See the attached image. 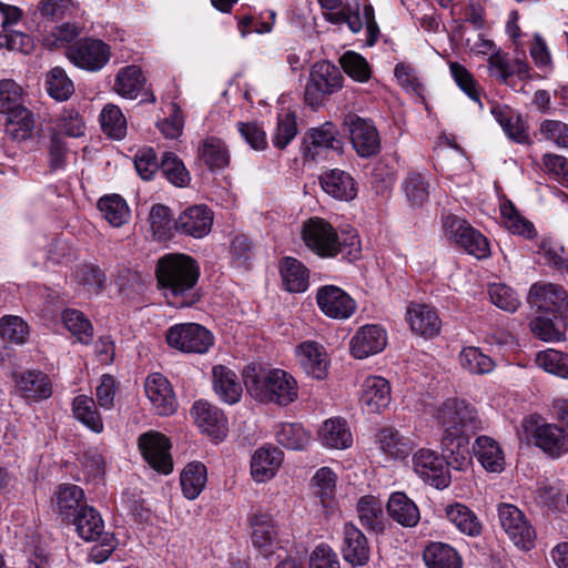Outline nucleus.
I'll use <instances>...</instances> for the list:
<instances>
[{
  "mask_svg": "<svg viewBox=\"0 0 568 568\" xmlns=\"http://www.w3.org/2000/svg\"><path fill=\"white\" fill-rule=\"evenodd\" d=\"M207 480L206 467L200 462L187 464L181 473L180 483L185 498L193 500L199 497Z\"/></svg>",
  "mask_w": 568,
  "mask_h": 568,
  "instance_id": "37998d69",
  "label": "nucleus"
},
{
  "mask_svg": "<svg viewBox=\"0 0 568 568\" xmlns=\"http://www.w3.org/2000/svg\"><path fill=\"white\" fill-rule=\"evenodd\" d=\"M449 71L459 89L474 102L478 103L479 109H483L480 101V88L473 74L460 63L450 62Z\"/></svg>",
  "mask_w": 568,
  "mask_h": 568,
  "instance_id": "4d7b16f0",
  "label": "nucleus"
},
{
  "mask_svg": "<svg viewBox=\"0 0 568 568\" xmlns=\"http://www.w3.org/2000/svg\"><path fill=\"white\" fill-rule=\"evenodd\" d=\"M191 415L197 427L214 439L226 435L227 419L224 413L205 400H197L191 408Z\"/></svg>",
  "mask_w": 568,
  "mask_h": 568,
  "instance_id": "6ab92c4d",
  "label": "nucleus"
},
{
  "mask_svg": "<svg viewBox=\"0 0 568 568\" xmlns=\"http://www.w3.org/2000/svg\"><path fill=\"white\" fill-rule=\"evenodd\" d=\"M20 394L27 399H45L52 394L49 377L39 371H29L16 379Z\"/></svg>",
  "mask_w": 568,
  "mask_h": 568,
  "instance_id": "c9c22d12",
  "label": "nucleus"
},
{
  "mask_svg": "<svg viewBox=\"0 0 568 568\" xmlns=\"http://www.w3.org/2000/svg\"><path fill=\"white\" fill-rule=\"evenodd\" d=\"M389 382L382 376H368L362 385L361 403L368 413H379L388 407L390 395Z\"/></svg>",
  "mask_w": 568,
  "mask_h": 568,
  "instance_id": "412c9836",
  "label": "nucleus"
},
{
  "mask_svg": "<svg viewBox=\"0 0 568 568\" xmlns=\"http://www.w3.org/2000/svg\"><path fill=\"white\" fill-rule=\"evenodd\" d=\"M341 65L345 73L358 82H366L371 78V69L359 53L354 51L345 52L341 58Z\"/></svg>",
  "mask_w": 568,
  "mask_h": 568,
  "instance_id": "69168bd1",
  "label": "nucleus"
},
{
  "mask_svg": "<svg viewBox=\"0 0 568 568\" xmlns=\"http://www.w3.org/2000/svg\"><path fill=\"white\" fill-rule=\"evenodd\" d=\"M144 390L158 415L169 416L176 410L178 400L175 394L170 382L162 374H150L145 379Z\"/></svg>",
  "mask_w": 568,
  "mask_h": 568,
  "instance_id": "2eb2a0df",
  "label": "nucleus"
},
{
  "mask_svg": "<svg viewBox=\"0 0 568 568\" xmlns=\"http://www.w3.org/2000/svg\"><path fill=\"white\" fill-rule=\"evenodd\" d=\"M412 331L425 337H433L440 331L442 322L436 311L426 304L410 303L406 312Z\"/></svg>",
  "mask_w": 568,
  "mask_h": 568,
  "instance_id": "5701e85b",
  "label": "nucleus"
},
{
  "mask_svg": "<svg viewBox=\"0 0 568 568\" xmlns=\"http://www.w3.org/2000/svg\"><path fill=\"white\" fill-rule=\"evenodd\" d=\"M84 496L83 490L71 484L59 486L57 491V507L61 515L71 516L75 511Z\"/></svg>",
  "mask_w": 568,
  "mask_h": 568,
  "instance_id": "0e129e2a",
  "label": "nucleus"
},
{
  "mask_svg": "<svg viewBox=\"0 0 568 568\" xmlns=\"http://www.w3.org/2000/svg\"><path fill=\"white\" fill-rule=\"evenodd\" d=\"M341 150L342 143L336 138V130L332 123H324L322 126L312 129L305 140V155L316 160L323 150Z\"/></svg>",
  "mask_w": 568,
  "mask_h": 568,
  "instance_id": "f704fd0d",
  "label": "nucleus"
},
{
  "mask_svg": "<svg viewBox=\"0 0 568 568\" xmlns=\"http://www.w3.org/2000/svg\"><path fill=\"white\" fill-rule=\"evenodd\" d=\"M541 136L560 149H568V123L558 120H544L540 123Z\"/></svg>",
  "mask_w": 568,
  "mask_h": 568,
  "instance_id": "774afa93",
  "label": "nucleus"
},
{
  "mask_svg": "<svg viewBox=\"0 0 568 568\" xmlns=\"http://www.w3.org/2000/svg\"><path fill=\"white\" fill-rule=\"evenodd\" d=\"M245 385L250 395L262 403L287 406L298 397L295 378L280 368H272L260 374L247 373Z\"/></svg>",
  "mask_w": 568,
  "mask_h": 568,
  "instance_id": "7ed1b4c3",
  "label": "nucleus"
},
{
  "mask_svg": "<svg viewBox=\"0 0 568 568\" xmlns=\"http://www.w3.org/2000/svg\"><path fill=\"white\" fill-rule=\"evenodd\" d=\"M67 57L74 65L95 72L110 61L111 49L102 40L85 38L69 47Z\"/></svg>",
  "mask_w": 568,
  "mask_h": 568,
  "instance_id": "9d476101",
  "label": "nucleus"
},
{
  "mask_svg": "<svg viewBox=\"0 0 568 568\" xmlns=\"http://www.w3.org/2000/svg\"><path fill=\"white\" fill-rule=\"evenodd\" d=\"M535 364L546 373L568 379V354L555 348L539 351L535 355Z\"/></svg>",
  "mask_w": 568,
  "mask_h": 568,
  "instance_id": "8fccbe9b",
  "label": "nucleus"
},
{
  "mask_svg": "<svg viewBox=\"0 0 568 568\" xmlns=\"http://www.w3.org/2000/svg\"><path fill=\"white\" fill-rule=\"evenodd\" d=\"M509 139L526 143L529 140L528 126L521 115L507 105H493L490 110Z\"/></svg>",
  "mask_w": 568,
  "mask_h": 568,
  "instance_id": "c756f323",
  "label": "nucleus"
},
{
  "mask_svg": "<svg viewBox=\"0 0 568 568\" xmlns=\"http://www.w3.org/2000/svg\"><path fill=\"white\" fill-rule=\"evenodd\" d=\"M500 216L505 226L514 234H519L528 239L536 233L531 222L520 215L510 201H505L500 205Z\"/></svg>",
  "mask_w": 568,
  "mask_h": 568,
  "instance_id": "5fc2aeb1",
  "label": "nucleus"
},
{
  "mask_svg": "<svg viewBox=\"0 0 568 568\" xmlns=\"http://www.w3.org/2000/svg\"><path fill=\"white\" fill-rule=\"evenodd\" d=\"M281 276L288 292L301 293L308 287V271L294 257H285L281 263Z\"/></svg>",
  "mask_w": 568,
  "mask_h": 568,
  "instance_id": "a18cd8bd",
  "label": "nucleus"
},
{
  "mask_svg": "<svg viewBox=\"0 0 568 568\" xmlns=\"http://www.w3.org/2000/svg\"><path fill=\"white\" fill-rule=\"evenodd\" d=\"M145 83L141 68L126 65L121 68L114 80V91L125 99H136Z\"/></svg>",
  "mask_w": 568,
  "mask_h": 568,
  "instance_id": "ea45409f",
  "label": "nucleus"
},
{
  "mask_svg": "<svg viewBox=\"0 0 568 568\" xmlns=\"http://www.w3.org/2000/svg\"><path fill=\"white\" fill-rule=\"evenodd\" d=\"M30 335L27 322L16 315H6L0 320V336L14 344H24Z\"/></svg>",
  "mask_w": 568,
  "mask_h": 568,
  "instance_id": "052dcab7",
  "label": "nucleus"
},
{
  "mask_svg": "<svg viewBox=\"0 0 568 568\" xmlns=\"http://www.w3.org/2000/svg\"><path fill=\"white\" fill-rule=\"evenodd\" d=\"M528 303L540 314H554L568 326V294L559 285L535 283L528 294Z\"/></svg>",
  "mask_w": 568,
  "mask_h": 568,
  "instance_id": "0eeeda50",
  "label": "nucleus"
},
{
  "mask_svg": "<svg viewBox=\"0 0 568 568\" xmlns=\"http://www.w3.org/2000/svg\"><path fill=\"white\" fill-rule=\"evenodd\" d=\"M168 344L184 353L203 354L213 344L212 334L202 325L183 323L171 326L166 331Z\"/></svg>",
  "mask_w": 568,
  "mask_h": 568,
  "instance_id": "1a4fd4ad",
  "label": "nucleus"
},
{
  "mask_svg": "<svg viewBox=\"0 0 568 568\" xmlns=\"http://www.w3.org/2000/svg\"><path fill=\"white\" fill-rule=\"evenodd\" d=\"M435 419L444 428V436L468 435L481 427L476 408L459 398L446 399L435 412Z\"/></svg>",
  "mask_w": 568,
  "mask_h": 568,
  "instance_id": "20e7f679",
  "label": "nucleus"
},
{
  "mask_svg": "<svg viewBox=\"0 0 568 568\" xmlns=\"http://www.w3.org/2000/svg\"><path fill=\"white\" fill-rule=\"evenodd\" d=\"M275 438L280 445L292 450H303L311 442L308 433L295 423H282L276 426Z\"/></svg>",
  "mask_w": 568,
  "mask_h": 568,
  "instance_id": "3c124183",
  "label": "nucleus"
},
{
  "mask_svg": "<svg viewBox=\"0 0 568 568\" xmlns=\"http://www.w3.org/2000/svg\"><path fill=\"white\" fill-rule=\"evenodd\" d=\"M321 443L334 449L348 448L353 443V436L345 420L341 418L327 419L320 429Z\"/></svg>",
  "mask_w": 568,
  "mask_h": 568,
  "instance_id": "58836bf2",
  "label": "nucleus"
},
{
  "mask_svg": "<svg viewBox=\"0 0 568 568\" xmlns=\"http://www.w3.org/2000/svg\"><path fill=\"white\" fill-rule=\"evenodd\" d=\"M316 300L320 310L333 318H348L356 308L354 300L335 285L321 287L317 291Z\"/></svg>",
  "mask_w": 568,
  "mask_h": 568,
  "instance_id": "f3484780",
  "label": "nucleus"
},
{
  "mask_svg": "<svg viewBox=\"0 0 568 568\" xmlns=\"http://www.w3.org/2000/svg\"><path fill=\"white\" fill-rule=\"evenodd\" d=\"M413 469L426 483L438 489L450 483V474L444 456L437 452L420 448L413 455Z\"/></svg>",
  "mask_w": 568,
  "mask_h": 568,
  "instance_id": "9b49d317",
  "label": "nucleus"
},
{
  "mask_svg": "<svg viewBox=\"0 0 568 568\" xmlns=\"http://www.w3.org/2000/svg\"><path fill=\"white\" fill-rule=\"evenodd\" d=\"M386 345V331L375 324L359 327L349 342L351 354L358 359L381 353Z\"/></svg>",
  "mask_w": 568,
  "mask_h": 568,
  "instance_id": "dca6fc26",
  "label": "nucleus"
},
{
  "mask_svg": "<svg viewBox=\"0 0 568 568\" xmlns=\"http://www.w3.org/2000/svg\"><path fill=\"white\" fill-rule=\"evenodd\" d=\"M155 275L172 305L186 307L199 301L194 287L200 277V266L192 256L181 253L163 255L156 263Z\"/></svg>",
  "mask_w": 568,
  "mask_h": 568,
  "instance_id": "f257e3e1",
  "label": "nucleus"
},
{
  "mask_svg": "<svg viewBox=\"0 0 568 568\" xmlns=\"http://www.w3.org/2000/svg\"><path fill=\"white\" fill-rule=\"evenodd\" d=\"M197 158L211 171L224 170L231 162L227 145L216 136H207L199 143Z\"/></svg>",
  "mask_w": 568,
  "mask_h": 568,
  "instance_id": "bb28decb",
  "label": "nucleus"
},
{
  "mask_svg": "<svg viewBox=\"0 0 568 568\" xmlns=\"http://www.w3.org/2000/svg\"><path fill=\"white\" fill-rule=\"evenodd\" d=\"M62 322L65 328L75 336L80 343L89 344L92 341V324L82 312L74 308H67L62 312Z\"/></svg>",
  "mask_w": 568,
  "mask_h": 568,
  "instance_id": "864d4df0",
  "label": "nucleus"
},
{
  "mask_svg": "<svg viewBox=\"0 0 568 568\" xmlns=\"http://www.w3.org/2000/svg\"><path fill=\"white\" fill-rule=\"evenodd\" d=\"M473 450L480 465L488 471L500 473L505 467V457L499 444L491 437L476 438Z\"/></svg>",
  "mask_w": 568,
  "mask_h": 568,
  "instance_id": "473e14b6",
  "label": "nucleus"
},
{
  "mask_svg": "<svg viewBox=\"0 0 568 568\" xmlns=\"http://www.w3.org/2000/svg\"><path fill=\"white\" fill-rule=\"evenodd\" d=\"M387 511L394 521L404 527H415L420 519L416 504L402 491H395L389 496Z\"/></svg>",
  "mask_w": 568,
  "mask_h": 568,
  "instance_id": "2f4dec72",
  "label": "nucleus"
},
{
  "mask_svg": "<svg viewBox=\"0 0 568 568\" xmlns=\"http://www.w3.org/2000/svg\"><path fill=\"white\" fill-rule=\"evenodd\" d=\"M381 449L392 458H405L410 449L412 442L393 427L382 428L377 434Z\"/></svg>",
  "mask_w": 568,
  "mask_h": 568,
  "instance_id": "de8ad7c7",
  "label": "nucleus"
},
{
  "mask_svg": "<svg viewBox=\"0 0 568 568\" xmlns=\"http://www.w3.org/2000/svg\"><path fill=\"white\" fill-rule=\"evenodd\" d=\"M102 216L113 227H120L129 222L131 211L126 201L119 194L102 196L98 202Z\"/></svg>",
  "mask_w": 568,
  "mask_h": 568,
  "instance_id": "a19ab883",
  "label": "nucleus"
},
{
  "mask_svg": "<svg viewBox=\"0 0 568 568\" xmlns=\"http://www.w3.org/2000/svg\"><path fill=\"white\" fill-rule=\"evenodd\" d=\"M149 220L153 235L159 241H164L172 236L174 221L172 220V215L168 206L162 204L153 205L150 211Z\"/></svg>",
  "mask_w": 568,
  "mask_h": 568,
  "instance_id": "bf43d9fd",
  "label": "nucleus"
},
{
  "mask_svg": "<svg viewBox=\"0 0 568 568\" xmlns=\"http://www.w3.org/2000/svg\"><path fill=\"white\" fill-rule=\"evenodd\" d=\"M34 119L24 106L18 108L7 114L6 134L14 141H26L32 136Z\"/></svg>",
  "mask_w": 568,
  "mask_h": 568,
  "instance_id": "79ce46f5",
  "label": "nucleus"
},
{
  "mask_svg": "<svg viewBox=\"0 0 568 568\" xmlns=\"http://www.w3.org/2000/svg\"><path fill=\"white\" fill-rule=\"evenodd\" d=\"M400 189L410 207H422L428 202L432 185L426 173L409 171L400 182Z\"/></svg>",
  "mask_w": 568,
  "mask_h": 568,
  "instance_id": "c85d7f7f",
  "label": "nucleus"
},
{
  "mask_svg": "<svg viewBox=\"0 0 568 568\" xmlns=\"http://www.w3.org/2000/svg\"><path fill=\"white\" fill-rule=\"evenodd\" d=\"M252 542L263 556H270L273 552L274 544L277 538V528L274 519L266 514L254 515L252 519Z\"/></svg>",
  "mask_w": 568,
  "mask_h": 568,
  "instance_id": "72a5a7b5",
  "label": "nucleus"
},
{
  "mask_svg": "<svg viewBox=\"0 0 568 568\" xmlns=\"http://www.w3.org/2000/svg\"><path fill=\"white\" fill-rule=\"evenodd\" d=\"M320 183L325 193L341 201H351L357 194L354 179L339 169L324 172L320 176Z\"/></svg>",
  "mask_w": 568,
  "mask_h": 568,
  "instance_id": "393cba45",
  "label": "nucleus"
},
{
  "mask_svg": "<svg viewBox=\"0 0 568 568\" xmlns=\"http://www.w3.org/2000/svg\"><path fill=\"white\" fill-rule=\"evenodd\" d=\"M467 435L453 436L447 438L443 437L442 444L445 453V460L447 468L453 467L454 469H464L469 466L471 459L467 448Z\"/></svg>",
  "mask_w": 568,
  "mask_h": 568,
  "instance_id": "09e8293b",
  "label": "nucleus"
},
{
  "mask_svg": "<svg viewBox=\"0 0 568 568\" xmlns=\"http://www.w3.org/2000/svg\"><path fill=\"white\" fill-rule=\"evenodd\" d=\"M212 224V211L205 205H194L179 215L174 221V230L194 239H202L210 233Z\"/></svg>",
  "mask_w": 568,
  "mask_h": 568,
  "instance_id": "a211bd4d",
  "label": "nucleus"
},
{
  "mask_svg": "<svg viewBox=\"0 0 568 568\" xmlns=\"http://www.w3.org/2000/svg\"><path fill=\"white\" fill-rule=\"evenodd\" d=\"M296 357L303 371L315 379H323L327 375L328 355L317 342L307 341L296 347Z\"/></svg>",
  "mask_w": 568,
  "mask_h": 568,
  "instance_id": "aec40b11",
  "label": "nucleus"
},
{
  "mask_svg": "<svg viewBox=\"0 0 568 568\" xmlns=\"http://www.w3.org/2000/svg\"><path fill=\"white\" fill-rule=\"evenodd\" d=\"M45 85L48 93L59 101L68 100L74 91L72 81L60 67L52 68L48 72Z\"/></svg>",
  "mask_w": 568,
  "mask_h": 568,
  "instance_id": "13d9d810",
  "label": "nucleus"
},
{
  "mask_svg": "<svg viewBox=\"0 0 568 568\" xmlns=\"http://www.w3.org/2000/svg\"><path fill=\"white\" fill-rule=\"evenodd\" d=\"M532 438L535 445L551 457H558L568 450V435L556 425H537Z\"/></svg>",
  "mask_w": 568,
  "mask_h": 568,
  "instance_id": "a878e982",
  "label": "nucleus"
},
{
  "mask_svg": "<svg viewBox=\"0 0 568 568\" xmlns=\"http://www.w3.org/2000/svg\"><path fill=\"white\" fill-rule=\"evenodd\" d=\"M529 327L534 336L542 342L559 343L566 339L565 332L558 328L551 318L539 315L530 321Z\"/></svg>",
  "mask_w": 568,
  "mask_h": 568,
  "instance_id": "e2e57ef3",
  "label": "nucleus"
},
{
  "mask_svg": "<svg viewBox=\"0 0 568 568\" xmlns=\"http://www.w3.org/2000/svg\"><path fill=\"white\" fill-rule=\"evenodd\" d=\"M74 418L82 423L90 430L100 434L103 432V422L97 410L93 398L87 395H78L72 402Z\"/></svg>",
  "mask_w": 568,
  "mask_h": 568,
  "instance_id": "49530a36",
  "label": "nucleus"
},
{
  "mask_svg": "<svg viewBox=\"0 0 568 568\" xmlns=\"http://www.w3.org/2000/svg\"><path fill=\"white\" fill-rule=\"evenodd\" d=\"M357 517L361 524L369 530L378 531L384 526V511L382 501L372 496H362L356 504Z\"/></svg>",
  "mask_w": 568,
  "mask_h": 568,
  "instance_id": "c03bdc74",
  "label": "nucleus"
},
{
  "mask_svg": "<svg viewBox=\"0 0 568 568\" xmlns=\"http://www.w3.org/2000/svg\"><path fill=\"white\" fill-rule=\"evenodd\" d=\"M427 568H463V560L458 552L444 542H432L423 552Z\"/></svg>",
  "mask_w": 568,
  "mask_h": 568,
  "instance_id": "e433bc0d",
  "label": "nucleus"
},
{
  "mask_svg": "<svg viewBox=\"0 0 568 568\" xmlns=\"http://www.w3.org/2000/svg\"><path fill=\"white\" fill-rule=\"evenodd\" d=\"M138 445L144 460L154 470L163 475L172 471L171 445L163 434L152 430L144 433L139 437Z\"/></svg>",
  "mask_w": 568,
  "mask_h": 568,
  "instance_id": "f8f14e48",
  "label": "nucleus"
},
{
  "mask_svg": "<svg viewBox=\"0 0 568 568\" xmlns=\"http://www.w3.org/2000/svg\"><path fill=\"white\" fill-rule=\"evenodd\" d=\"M343 85V75L339 69L328 61L315 63L310 73V81L305 88V100L311 106L320 105L322 98L333 94Z\"/></svg>",
  "mask_w": 568,
  "mask_h": 568,
  "instance_id": "6e6552de",
  "label": "nucleus"
},
{
  "mask_svg": "<svg viewBox=\"0 0 568 568\" xmlns=\"http://www.w3.org/2000/svg\"><path fill=\"white\" fill-rule=\"evenodd\" d=\"M344 559L353 566H364L369 559V547L365 535L352 523L344 526L342 547Z\"/></svg>",
  "mask_w": 568,
  "mask_h": 568,
  "instance_id": "b1692460",
  "label": "nucleus"
},
{
  "mask_svg": "<svg viewBox=\"0 0 568 568\" xmlns=\"http://www.w3.org/2000/svg\"><path fill=\"white\" fill-rule=\"evenodd\" d=\"M283 463V452L273 446L257 448L251 458V475L256 483L272 479Z\"/></svg>",
  "mask_w": 568,
  "mask_h": 568,
  "instance_id": "4be33fe9",
  "label": "nucleus"
},
{
  "mask_svg": "<svg viewBox=\"0 0 568 568\" xmlns=\"http://www.w3.org/2000/svg\"><path fill=\"white\" fill-rule=\"evenodd\" d=\"M345 123L348 126L353 148L359 156L368 158L379 151L381 138L371 120L349 115Z\"/></svg>",
  "mask_w": 568,
  "mask_h": 568,
  "instance_id": "4468645a",
  "label": "nucleus"
},
{
  "mask_svg": "<svg viewBox=\"0 0 568 568\" xmlns=\"http://www.w3.org/2000/svg\"><path fill=\"white\" fill-rule=\"evenodd\" d=\"M459 363L464 369L477 375L489 374L495 367L494 361L475 346H467L462 349Z\"/></svg>",
  "mask_w": 568,
  "mask_h": 568,
  "instance_id": "603ef678",
  "label": "nucleus"
},
{
  "mask_svg": "<svg viewBox=\"0 0 568 568\" xmlns=\"http://www.w3.org/2000/svg\"><path fill=\"white\" fill-rule=\"evenodd\" d=\"M497 511L500 527L509 540L524 551L534 548L536 531L524 511L507 503L498 505Z\"/></svg>",
  "mask_w": 568,
  "mask_h": 568,
  "instance_id": "39448f33",
  "label": "nucleus"
},
{
  "mask_svg": "<svg viewBox=\"0 0 568 568\" xmlns=\"http://www.w3.org/2000/svg\"><path fill=\"white\" fill-rule=\"evenodd\" d=\"M302 239L305 245L321 257L343 254L349 260H355L362 250L355 231L343 232L339 236L328 221L318 216L310 217L303 223Z\"/></svg>",
  "mask_w": 568,
  "mask_h": 568,
  "instance_id": "f03ea898",
  "label": "nucleus"
},
{
  "mask_svg": "<svg viewBox=\"0 0 568 568\" xmlns=\"http://www.w3.org/2000/svg\"><path fill=\"white\" fill-rule=\"evenodd\" d=\"M447 519L463 534L477 537L481 534V523L476 514L467 506L460 503L447 505L445 507Z\"/></svg>",
  "mask_w": 568,
  "mask_h": 568,
  "instance_id": "4c0bfd02",
  "label": "nucleus"
},
{
  "mask_svg": "<svg viewBox=\"0 0 568 568\" xmlns=\"http://www.w3.org/2000/svg\"><path fill=\"white\" fill-rule=\"evenodd\" d=\"M161 171L175 186H185L190 182V174L183 162L171 152H165L161 160Z\"/></svg>",
  "mask_w": 568,
  "mask_h": 568,
  "instance_id": "680f3d73",
  "label": "nucleus"
},
{
  "mask_svg": "<svg viewBox=\"0 0 568 568\" xmlns=\"http://www.w3.org/2000/svg\"><path fill=\"white\" fill-rule=\"evenodd\" d=\"M102 131L110 138L121 140L126 134V119L120 108L108 104L103 108L101 115Z\"/></svg>",
  "mask_w": 568,
  "mask_h": 568,
  "instance_id": "6e6d98bb",
  "label": "nucleus"
},
{
  "mask_svg": "<svg viewBox=\"0 0 568 568\" xmlns=\"http://www.w3.org/2000/svg\"><path fill=\"white\" fill-rule=\"evenodd\" d=\"M73 524L78 535L85 541H97L108 535L100 513L91 506L80 507L74 515Z\"/></svg>",
  "mask_w": 568,
  "mask_h": 568,
  "instance_id": "7c9ffc66",
  "label": "nucleus"
},
{
  "mask_svg": "<svg viewBox=\"0 0 568 568\" xmlns=\"http://www.w3.org/2000/svg\"><path fill=\"white\" fill-rule=\"evenodd\" d=\"M325 19L333 24L346 23L353 33H358L365 24L368 36L366 40L368 45H373L379 34V28L375 20L374 9L369 4L364 7L363 17L359 14L358 6L353 8L351 4H346V7L342 8L339 11L325 13Z\"/></svg>",
  "mask_w": 568,
  "mask_h": 568,
  "instance_id": "ddd939ff",
  "label": "nucleus"
},
{
  "mask_svg": "<svg viewBox=\"0 0 568 568\" xmlns=\"http://www.w3.org/2000/svg\"><path fill=\"white\" fill-rule=\"evenodd\" d=\"M213 387L219 398L233 405L240 402L243 388L236 374L223 365L213 367Z\"/></svg>",
  "mask_w": 568,
  "mask_h": 568,
  "instance_id": "cd10ccee",
  "label": "nucleus"
},
{
  "mask_svg": "<svg viewBox=\"0 0 568 568\" xmlns=\"http://www.w3.org/2000/svg\"><path fill=\"white\" fill-rule=\"evenodd\" d=\"M443 227L445 236L462 246L468 254L479 260L489 255L490 248L487 239L464 219L447 215L444 219Z\"/></svg>",
  "mask_w": 568,
  "mask_h": 568,
  "instance_id": "423d86ee",
  "label": "nucleus"
},
{
  "mask_svg": "<svg viewBox=\"0 0 568 568\" xmlns=\"http://www.w3.org/2000/svg\"><path fill=\"white\" fill-rule=\"evenodd\" d=\"M491 302L507 312H515L520 302L515 291L503 283H494L488 290Z\"/></svg>",
  "mask_w": 568,
  "mask_h": 568,
  "instance_id": "338daca9",
  "label": "nucleus"
}]
</instances>
